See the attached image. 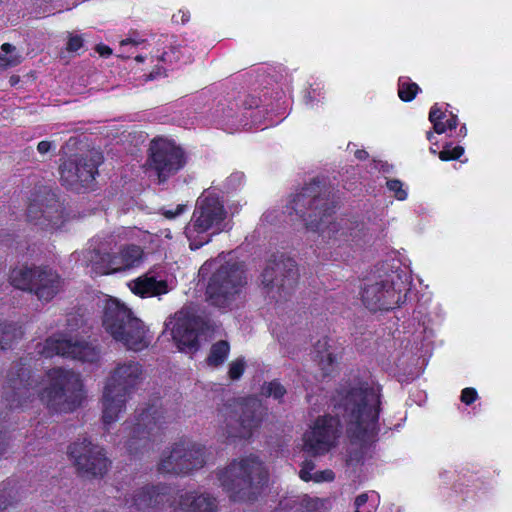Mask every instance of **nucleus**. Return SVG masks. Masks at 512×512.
<instances>
[{
	"label": "nucleus",
	"instance_id": "nucleus-64",
	"mask_svg": "<svg viewBox=\"0 0 512 512\" xmlns=\"http://www.w3.org/2000/svg\"><path fill=\"white\" fill-rule=\"evenodd\" d=\"M247 126V123L241 124V127L245 128Z\"/></svg>",
	"mask_w": 512,
	"mask_h": 512
},
{
	"label": "nucleus",
	"instance_id": "nucleus-61",
	"mask_svg": "<svg viewBox=\"0 0 512 512\" xmlns=\"http://www.w3.org/2000/svg\"><path fill=\"white\" fill-rule=\"evenodd\" d=\"M155 77L156 76L153 73L150 74V79H154Z\"/></svg>",
	"mask_w": 512,
	"mask_h": 512
},
{
	"label": "nucleus",
	"instance_id": "nucleus-26",
	"mask_svg": "<svg viewBox=\"0 0 512 512\" xmlns=\"http://www.w3.org/2000/svg\"><path fill=\"white\" fill-rule=\"evenodd\" d=\"M132 310L116 299H108L104 305L102 324L105 331L112 337H120V327L128 320Z\"/></svg>",
	"mask_w": 512,
	"mask_h": 512
},
{
	"label": "nucleus",
	"instance_id": "nucleus-55",
	"mask_svg": "<svg viewBox=\"0 0 512 512\" xmlns=\"http://www.w3.org/2000/svg\"><path fill=\"white\" fill-rule=\"evenodd\" d=\"M318 500L308 499L305 504L307 509H315L317 507Z\"/></svg>",
	"mask_w": 512,
	"mask_h": 512
},
{
	"label": "nucleus",
	"instance_id": "nucleus-6",
	"mask_svg": "<svg viewBox=\"0 0 512 512\" xmlns=\"http://www.w3.org/2000/svg\"><path fill=\"white\" fill-rule=\"evenodd\" d=\"M229 228L227 211L220 198L203 193L196 201L191 220L185 227V235L190 249L197 250L209 243L212 236Z\"/></svg>",
	"mask_w": 512,
	"mask_h": 512
},
{
	"label": "nucleus",
	"instance_id": "nucleus-5",
	"mask_svg": "<svg viewBox=\"0 0 512 512\" xmlns=\"http://www.w3.org/2000/svg\"><path fill=\"white\" fill-rule=\"evenodd\" d=\"M220 486L233 501H251L267 481V472L255 456L232 461L217 472Z\"/></svg>",
	"mask_w": 512,
	"mask_h": 512
},
{
	"label": "nucleus",
	"instance_id": "nucleus-1",
	"mask_svg": "<svg viewBox=\"0 0 512 512\" xmlns=\"http://www.w3.org/2000/svg\"><path fill=\"white\" fill-rule=\"evenodd\" d=\"M332 404L334 416L319 417L305 434L307 452L320 455L329 451L343 426L353 442L366 443L377 435L381 404L378 386L361 382L340 389L333 396Z\"/></svg>",
	"mask_w": 512,
	"mask_h": 512
},
{
	"label": "nucleus",
	"instance_id": "nucleus-51",
	"mask_svg": "<svg viewBox=\"0 0 512 512\" xmlns=\"http://www.w3.org/2000/svg\"><path fill=\"white\" fill-rule=\"evenodd\" d=\"M458 124V118L456 115L451 114L450 118L446 120V127L447 129H455Z\"/></svg>",
	"mask_w": 512,
	"mask_h": 512
},
{
	"label": "nucleus",
	"instance_id": "nucleus-22",
	"mask_svg": "<svg viewBox=\"0 0 512 512\" xmlns=\"http://www.w3.org/2000/svg\"><path fill=\"white\" fill-rule=\"evenodd\" d=\"M109 244L93 239L89 247L83 252V262L90 267L95 275L115 273L114 255L110 253Z\"/></svg>",
	"mask_w": 512,
	"mask_h": 512
},
{
	"label": "nucleus",
	"instance_id": "nucleus-27",
	"mask_svg": "<svg viewBox=\"0 0 512 512\" xmlns=\"http://www.w3.org/2000/svg\"><path fill=\"white\" fill-rule=\"evenodd\" d=\"M128 394L105 386L103 393V422L108 425L115 422L125 410Z\"/></svg>",
	"mask_w": 512,
	"mask_h": 512
},
{
	"label": "nucleus",
	"instance_id": "nucleus-32",
	"mask_svg": "<svg viewBox=\"0 0 512 512\" xmlns=\"http://www.w3.org/2000/svg\"><path fill=\"white\" fill-rule=\"evenodd\" d=\"M315 353L316 358L322 365L323 370H326L328 366H332L333 363L336 361V357L330 350V345L328 344V340L326 338H323L322 340H319L316 343Z\"/></svg>",
	"mask_w": 512,
	"mask_h": 512
},
{
	"label": "nucleus",
	"instance_id": "nucleus-16",
	"mask_svg": "<svg viewBox=\"0 0 512 512\" xmlns=\"http://www.w3.org/2000/svg\"><path fill=\"white\" fill-rule=\"evenodd\" d=\"M395 273L369 277L362 288L363 304L371 311L389 310L402 300L401 289L394 281Z\"/></svg>",
	"mask_w": 512,
	"mask_h": 512
},
{
	"label": "nucleus",
	"instance_id": "nucleus-25",
	"mask_svg": "<svg viewBox=\"0 0 512 512\" xmlns=\"http://www.w3.org/2000/svg\"><path fill=\"white\" fill-rule=\"evenodd\" d=\"M175 496L173 512H215L217 510V500L209 493L177 490Z\"/></svg>",
	"mask_w": 512,
	"mask_h": 512
},
{
	"label": "nucleus",
	"instance_id": "nucleus-63",
	"mask_svg": "<svg viewBox=\"0 0 512 512\" xmlns=\"http://www.w3.org/2000/svg\"><path fill=\"white\" fill-rule=\"evenodd\" d=\"M173 19H174L176 22H178V20H177V15H173Z\"/></svg>",
	"mask_w": 512,
	"mask_h": 512
},
{
	"label": "nucleus",
	"instance_id": "nucleus-42",
	"mask_svg": "<svg viewBox=\"0 0 512 512\" xmlns=\"http://www.w3.org/2000/svg\"><path fill=\"white\" fill-rule=\"evenodd\" d=\"M334 479V473L332 470H324L315 472L313 474L312 480L315 482H324V481H332Z\"/></svg>",
	"mask_w": 512,
	"mask_h": 512
},
{
	"label": "nucleus",
	"instance_id": "nucleus-10",
	"mask_svg": "<svg viewBox=\"0 0 512 512\" xmlns=\"http://www.w3.org/2000/svg\"><path fill=\"white\" fill-rule=\"evenodd\" d=\"M166 326H171L173 340L179 350L186 353L197 351L200 339L210 337L215 329L214 322L184 310L177 312Z\"/></svg>",
	"mask_w": 512,
	"mask_h": 512
},
{
	"label": "nucleus",
	"instance_id": "nucleus-11",
	"mask_svg": "<svg viewBox=\"0 0 512 512\" xmlns=\"http://www.w3.org/2000/svg\"><path fill=\"white\" fill-rule=\"evenodd\" d=\"M10 282L15 288L32 292L45 302L53 299L63 284L60 276L51 268L27 266L14 268L10 273Z\"/></svg>",
	"mask_w": 512,
	"mask_h": 512
},
{
	"label": "nucleus",
	"instance_id": "nucleus-34",
	"mask_svg": "<svg viewBox=\"0 0 512 512\" xmlns=\"http://www.w3.org/2000/svg\"><path fill=\"white\" fill-rule=\"evenodd\" d=\"M398 86V95L405 102L413 100L420 91L419 86L414 82H410L408 77H400Z\"/></svg>",
	"mask_w": 512,
	"mask_h": 512
},
{
	"label": "nucleus",
	"instance_id": "nucleus-47",
	"mask_svg": "<svg viewBox=\"0 0 512 512\" xmlns=\"http://www.w3.org/2000/svg\"><path fill=\"white\" fill-rule=\"evenodd\" d=\"M444 116L445 114L437 107V105H434L429 113V121L435 122L438 120H442Z\"/></svg>",
	"mask_w": 512,
	"mask_h": 512
},
{
	"label": "nucleus",
	"instance_id": "nucleus-36",
	"mask_svg": "<svg viewBox=\"0 0 512 512\" xmlns=\"http://www.w3.org/2000/svg\"><path fill=\"white\" fill-rule=\"evenodd\" d=\"M464 153L462 146L452 147L451 144H447L443 147V150L439 152V158L442 161L456 160L459 159Z\"/></svg>",
	"mask_w": 512,
	"mask_h": 512
},
{
	"label": "nucleus",
	"instance_id": "nucleus-20",
	"mask_svg": "<svg viewBox=\"0 0 512 512\" xmlns=\"http://www.w3.org/2000/svg\"><path fill=\"white\" fill-rule=\"evenodd\" d=\"M43 200L34 199L28 206V220L43 229H54L62 223V208L54 193H47Z\"/></svg>",
	"mask_w": 512,
	"mask_h": 512
},
{
	"label": "nucleus",
	"instance_id": "nucleus-18",
	"mask_svg": "<svg viewBox=\"0 0 512 512\" xmlns=\"http://www.w3.org/2000/svg\"><path fill=\"white\" fill-rule=\"evenodd\" d=\"M37 349L45 357L59 355L88 364L96 363L100 359V350L97 347L63 335L48 338L44 344H37Z\"/></svg>",
	"mask_w": 512,
	"mask_h": 512
},
{
	"label": "nucleus",
	"instance_id": "nucleus-12",
	"mask_svg": "<svg viewBox=\"0 0 512 512\" xmlns=\"http://www.w3.org/2000/svg\"><path fill=\"white\" fill-rule=\"evenodd\" d=\"M229 436L249 438L262 420V407L255 398L228 402L219 410Z\"/></svg>",
	"mask_w": 512,
	"mask_h": 512
},
{
	"label": "nucleus",
	"instance_id": "nucleus-13",
	"mask_svg": "<svg viewBox=\"0 0 512 512\" xmlns=\"http://www.w3.org/2000/svg\"><path fill=\"white\" fill-rule=\"evenodd\" d=\"M130 512H166L176 503L175 490L165 484H146L123 497Z\"/></svg>",
	"mask_w": 512,
	"mask_h": 512
},
{
	"label": "nucleus",
	"instance_id": "nucleus-31",
	"mask_svg": "<svg viewBox=\"0 0 512 512\" xmlns=\"http://www.w3.org/2000/svg\"><path fill=\"white\" fill-rule=\"evenodd\" d=\"M229 352V343L226 340H220L211 346L206 362L211 367H219L226 361Z\"/></svg>",
	"mask_w": 512,
	"mask_h": 512
},
{
	"label": "nucleus",
	"instance_id": "nucleus-45",
	"mask_svg": "<svg viewBox=\"0 0 512 512\" xmlns=\"http://www.w3.org/2000/svg\"><path fill=\"white\" fill-rule=\"evenodd\" d=\"M82 47V39L79 36H71L67 43V49L76 52Z\"/></svg>",
	"mask_w": 512,
	"mask_h": 512
},
{
	"label": "nucleus",
	"instance_id": "nucleus-4",
	"mask_svg": "<svg viewBox=\"0 0 512 512\" xmlns=\"http://www.w3.org/2000/svg\"><path fill=\"white\" fill-rule=\"evenodd\" d=\"M178 414L177 408L164 405L159 399L148 404L134 422L124 423V447L128 453L137 456L149 451L163 425L174 421Z\"/></svg>",
	"mask_w": 512,
	"mask_h": 512
},
{
	"label": "nucleus",
	"instance_id": "nucleus-50",
	"mask_svg": "<svg viewBox=\"0 0 512 512\" xmlns=\"http://www.w3.org/2000/svg\"><path fill=\"white\" fill-rule=\"evenodd\" d=\"M96 51L100 54V56L102 57H108L112 54V50L111 48H109L108 46L106 45H97L96 46Z\"/></svg>",
	"mask_w": 512,
	"mask_h": 512
},
{
	"label": "nucleus",
	"instance_id": "nucleus-7",
	"mask_svg": "<svg viewBox=\"0 0 512 512\" xmlns=\"http://www.w3.org/2000/svg\"><path fill=\"white\" fill-rule=\"evenodd\" d=\"M49 385L41 392V400L56 413L74 411L82 400V383L79 374L63 368L48 372Z\"/></svg>",
	"mask_w": 512,
	"mask_h": 512
},
{
	"label": "nucleus",
	"instance_id": "nucleus-30",
	"mask_svg": "<svg viewBox=\"0 0 512 512\" xmlns=\"http://www.w3.org/2000/svg\"><path fill=\"white\" fill-rule=\"evenodd\" d=\"M23 335L22 327L13 322L0 323V348L5 350Z\"/></svg>",
	"mask_w": 512,
	"mask_h": 512
},
{
	"label": "nucleus",
	"instance_id": "nucleus-21",
	"mask_svg": "<svg viewBox=\"0 0 512 512\" xmlns=\"http://www.w3.org/2000/svg\"><path fill=\"white\" fill-rule=\"evenodd\" d=\"M143 380V369L134 360L119 361L111 371L106 385L109 388L131 394Z\"/></svg>",
	"mask_w": 512,
	"mask_h": 512
},
{
	"label": "nucleus",
	"instance_id": "nucleus-46",
	"mask_svg": "<svg viewBox=\"0 0 512 512\" xmlns=\"http://www.w3.org/2000/svg\"><path fill=\"white\" fill-rule=\"evenodd\" d=\"M7 445L6 429L0 424V457L6 452Z\"/></svg>",
	"mask_w": 512,
	"mask_h": 512
},
{
	"label": "nucleus",
	"instance_id": "nucleus-53",
	"mask_svg": "<svg viewBox=\"0 0 512 512\" xmlns=\"http://www.w3.org/2000/svg\"><path fill=\"white\" fill-rule=\"evenodd\" d=\"M355 156L359 160H365L368 158V152L363 149H360L355 152Z\"/></svg>",
	"mask_w": 512,
	"mask_h": 512
},
{
	"label": "nucleus",
	"instance_id": "nucleus-43",
	"mask_svg": "<svg viewBox=\"0 0 512 512\" xmlns=\"http://www.w3.org/2000/svg\"><path fill=\"white\" fill-rule=\"evenodd\" d=\"M186 210V205L178 204L175 209H163L162 214L167 219H174Z\"/></svg>",
	"mask_w": 512,
	"mask_h": 512
},
{
	"label": "nucleus",
	"instance_id": "nucleus-48",
	"mask_svg": "<svg viewBox=\"0 0 512 512\" xmlns=\"http://www.w3.org/2000/svg\"><path fill=\"white\" fill-rule=\"evenodd\" d=\"M368 501V494L367 493H362L360 495H358L355 499V502H354V505L356 507V510H360V508L366 504Z\"/></svg>",
	"mask_w": 512,
	"mask_h": 512
},
{
	"label": "nucleus",
	"instance_id": "nucleus-3",
	"mask_svg": "<svg viewBox=\"0 0 512 512\" xmlns=\"http://www.w3.org/2000/svg\"><path fill=\"white\" fill-rule=\"evenodd\" d=\"M212 271L206 288L207 301L220 309H232L241 297L246 284L243 264L237 261H223L221 257L208 261L200 273Z\"/></svg>",
	"mask_w": 512,
	"mask_h": 512
},
{
	"label": "nucleus",
	"instance_id": "nucleus-57",
	"mask_svg": "<svg viewBox=\"0 0 512 512\" xmlns=\"http://www.w3.org/2000/svg\"><path fill=\"white\" fill-rule=\"evenodd\" d=\"M188 19H189V17L185 13H182L181 22L184 24L188 21Z\"/></svg>",
	"mask_w": 512,
	"mask_h": 512
},
{
	"label": "nucleus",
	"instance_id": "nucleus-41",
	"mask_svg": "<svg viewBox=\"0 0 512 512\" xmlns=\"http://www.w3.org/2000/svg\"><path fill=\"white\" fill-rule=\"evenodd\" d=\"M477 398V391L474 388H465L461 393V401L467 405L472 404Z\"/></svg>",
	"mask_w": 512,
	"mask_h": 512
},
{
	"label": "nucleus",
	"instance_id": "nucleus-44",
	"mask_svg": "<svg viewBox=\"0 0 512 512\" xmlns=\"http://www.w3.org/2000/svg\"><path fill=\"white\" fill-rule=\"evenodd\" d=\"M56 149V145L54 142H51V141H41L38 143L37 145V151L41 154V155H45L47 154L48 152L50 151H55Z\"/></svg>",
	"mask_w": 512,
	"mask_h": 512
},
{
	"label": "nucleus",
	"instance_id": "nucleus-59",
	"mask_svg": "<svg viewBox=\"0 0 512 512\" xmlns=\"http://www.w3.org/2000/svg\"><path fill=\"white\" fill-rule=\"evenodd\" d=\"M433 138H434L433 133H432L431 131L427 132V139H428L429 141H432V140H433Z\"/></svg>",
	"mask_w": 512,
	"mask_h": 512
},
{
	"label": "nucleus",
	"instance_id": "nucleus-56",
	"mask_svg": "<svg viewBox=\"0 0 512 512\" xmlns=\"http://www.w3.org/2000/svg\"><path fill=\"white\" fill-rule=\"evenodd\" d=\"M467 133V129H466V126H462L459 130V134L462 135V136H465Z\"/></svg>",
	"mask_w": 512,
	"mask_h": 512
},
{
	"label": "nucleus",
	"instance_id": "nucleus-49",
	"mask_svg": "<svg viewBox=\"0 0 512 512\" xmlns=\"http://www.w3.org/2000/svg\"><path fill=\"white\" fill-rule=\"evenodd\" d=\"M433 124V129L437 134H442L446 131V123H444L442 120H438L435 122H431Z\"/></svg>",
	"mask_w": 512,
	"mask_h": 512
},
{
	"label": "nucleus",
	"instance_id": "nucleus-52",
	"mask_svg": "<svg viewBox=\"0 0 512 512\" xmlns=\"http://www.w3.org/2000/svg\"><path fill=\"white\" fill-rule=\"evenodd\" d=\"M67 325L69 326V329L71 331L75 330L78 328V319L76 318V316L74 315H71L67 318Z\"/></svg>",
	"mask_w": 512,
	"mask_h": 512
},
{
	"label": "nucleus",
	"instance_id": "nucleus-33",
	"mask_svg": "<svg viewBox=\"0 0 512 512\" xmlns=\"http://www.w3.org/2000/svg\"><path fill=\"white\" fill-rule=\"evenodd\" d=\"M15 51L16 47L9 43H4L1 46L0 69L16 66L21 62V57L15 54Z\"/></svg>",
	"mask_w": 512,
	"mask_h": 512
},
{
	"label": "nucleus",
	"instance_id": "nucleus-19",
	"mask_svg": "<svg viewBox=\"0 0 512 512\" xmlns=\"http://www.w3.org/2000/svg\"><path fill=\"white\" fill-rule=\"evenodd\" d=\"M149 151L147 166L150 171L157 175L159 182L166 181L167 178L179 171L185 164L183 150L171 141L164 139L153 140Z\"/></svg>",
	"mask_w": 512,
	"mask_h": 512
},
{
	"label": "nucleus",
	"instance_id": "nucleus-38",
	"mask_svg": "<svg viewBox=\"0 0 512 512\" xmlns=\"http://www.w3.org/2000/svg\"><path fill=\"white\" fill-rule=\"evenodd\" d=\"M245 370V359L237 358L229 364L228 375L231 380H238L241 378Z\"/></svg>",
	"mask_w": 512,
	"mask_h": 512
},
{
	"label": "nucleus",
	"instance_id": "nucleus-54",
	"mask_svg": "<svg viewBox=\"0 0 512 512\" xmlns=\"http://www.w3.org/2000/svg\"><path fill=\"white\" fill-rule=\"evenodd\" d=\"M316 89H312V91H308L307 94L304 96V101L306 105H310L313 101L312 93H315Z\"/></svg>",
	"mask_w": 512,
	"mask_h": 512
},
{
	"label": "nucleus",
	"instance_id": "nucleus-23",
	"mask_svg": "<svg viewBox=\"0 0 512 512\" xmlns=\"http://www.w3.org/2000/svg\"><path fill=\"white\" fill-rule=\"evenodd\" d=\"M128 287L132 293L141 298L160 297L170 291L162 271L153 268L138 278L131 280Z\"/></svg>",
	"mask_w": 512,
	"mask_h": 512
},
{
	"label": "nucleus",
	"instance_id": "nucleus-9",
	"mask_svg": "<svg viewBox=\"0 0 512 512\" xmlns=\"http://www.w3.org/2000/svg\"><path fill=\"white\" fill-rule=\"evenodd\" d=\"M296 262L284 254L273 255L261 274V285L265 293L275 301L285 300L298 281Z\"/></svg>",
	"mask_w": 512,
	"mask_h": 512
},
{
	"label": "nucleus",
	"instance_id": "nucleus-14",
	"mask_svg": "<svg viewBox=\"0 0 512 512\" xmlns=\"http://www.w3.org/2000/svg\"><path fill=\"white\" fill-rule=\"evenodd\" d=\"M68 455L83 477H102L110 466L104 449L86 437L71 443L68 447Z\"/></svg>",
	"mask_w": 512,
	"mask_h": 512
},
{
	"label": "nucleus",
	"instance_id": "nucleus-28",
	"mask_svg": "<svg viewBox=\"0 0 512 512\" xmlns=\"http://www.w3.org/2000/svg\"><path fill=\"white\" fill-rule=\"evenodd\" d=\"M114 255L115 273L137 267L142 262V249L137 245L123 247L119 253Z\"/></svg>",
	"mask_w": 512,
	"mask_h": 512
},
{
	"label": "nucleus",
	"instance_id": "nucleus-40",
	"mask_svg": "<svg viewBox=\"0 0 512 512\" xmlns=\"http://www.w3.org/2000/svg\"><path fill=\"white\" fill-rule=\"evenodd\" d=\"M315 468V464L312 461H304L302 468L299 472V477L304 481L312 480L313 474L311 473Z\"/></svg>",
	"mask_w": 512,
	"mask_h": 512
},
{
	"label": "nucleus",
	"instance_id": "nucleus-35",
	"mask_svg": "<svg viewBox=\"0 0 512 512\" xmlns=\"http://www.w3.org/2000/svg\"><path fill=\"white\" fill-rule=\"evenodd\" d=\"M262 394L267 397H272L280 402L286 394V389L280 382L273 380L263 384Z\"/></svg>",
	"mask_w": 512,
	"mask_h": 512
},
{
	"label": "nucleus",
	"instance_id": "nucleus-2",
	"mask_svg": "<svg viewBox=\"0 0 512 512\" xmlns=\"http://www.w3.org/2000/svg\"><path fill=\"white\" fill-rule=\"evenodd\" d=\"M330 193L325 182L313 179L289 199L283 213L301 220L308 230L317 231L328 244L340 246L358 242L363 224L346 217L330 220L335 208Z\"/></svg>",
	"mask_w": 512,
	"mask_h": 512
},
{
	"label": "nucleus",
	"instance_id": "nucleus-17",
	"mask_svg": "<svg viewBox=\"0 0 512 512\" xmlns=\"http://www.w3.org/2000/svg\"><path fill=\"white\" fill-rule=\"evenodd\" d=\"M102 162V153L95 149L69 158L59 168L62 184L75 190L89 186L94 181L98 173L97 168Z\"/></svg>",
	"mask_w": 512,
	"mask_h": 512
},
{
	"label": "nucleus",
	"instance_id": "nucleus-29",
	"mask_svg": "<svg viewBox=\"0 0 512 512\" xmlns=\"http://www.w3.org/2000/svg\"><path fill=\"white\" fill-rule=\"evenodd\" d=\"M22 498L20 489L15 482H7L0 488V512L14 507Z\"/></svg>",
	"mask_w": 512,
	"mask_h": 512
},
{
	"label": "nucleus",
	"instance_id": "nucleus-8",
	"mask_svg": "<svg viewBox=\"0 0 512 512\" xmlns=\"http://www.w3.org/2000/svg\"><path fill=\"white\" fill-rule=\"evenodd\" d=\"M207 458L205 446L189 440H180L162 452L158 471L162 474L189 476L202 469L207 463Z\"/></svg>",
	"mask_w": 512,
	"mask_h": 512
},
{
	"label": "nucleus",
	"instance_id": "nucleus-62",
	"mask_svg": "<svg viewBox=\"0 0 512 512\" xmlns=\"http://www.w3.org/2000/svg\"><path fill=\"white\" fill-rule=\"evenodd\" d=\"M430 151H431V153H433V154H435V153H436V150H435V149H433V148H430Z\"/></svg>",
	"mask_w": 512,
	"mask_h": 512
},
{
	"label": "nucleus",
	"instance_id": "nucleus-24",
	"mask_svg": "<svg viewBox=\"0 0 512 512\" xmlns=\"http://www.w3.org/2000/svg\"><path fill=\"white\" fill-rule=\"evenodd\" d=\"M120 333L122 334L120 337L113 339L128 350L141 351L148 347L151 341L146 326L134 313L120 327Z\"/></svg>",
	"mask_w": 512,
	"mask_h": 512
},
{
	"label": "nucleus",
	"instance_id": "nucleus-15",
	"mask_svg": "<svg viewBox=\"0 0 512 512\" xmlns=\"http://www.w3.org/2000/svg\"><path fill=\"white\" fill-rule=\"evenodd\" d=\"M39 393L38 381L31 375L26 359L13 363L7 375L4 398L11 409L25 407Z\"/></svg>",
	"mask_w": 512,
	"mask_h": 512
},
{
	"label": "nucleus",
	"instance_id": "nucleus-39",
	"mask_svg": "<svg viewBox=\"0 0 512 512\" xmlns=\"http://www.w3.org/2000/svg\"><path fill=\"white\" fill-rule=\"evenodd\" d=\"M388 189L394 192V196L398 200H405L407 198V192L403 189V184L398 179L388 180L386 183Z\"/></svg>",
	"mask_w": 512,
	"mask_h": 512
},
{
	"label": "nucleus",
	"instance_id": "nucleus-58",
	"mask_svg": "<svg viewBox=\"0 0 512 512\" xmlns=\"http://www.w3.org/2000/svg\"><path fill=\"white\" fill-rule=\"evenodd\" d=\"M270 215L271 213L270 212H266L265 214H263V219L266 220V221H270Z\"/></svg>",
	"mask_w": 512,
	"mask_h": 512
},
{
	"label": "nucleus",
	"instance_id": "nucleus-60",
	"mask_svg": "<svg viewBox=\"0 0 512 512\" xmlns=\"http://www.w3.org/2000/svg\"><path fill=\"white\" fill-rule=\"evenodd\" d=\"M144 59H145V58H144L142 55H137V56L135 57V60H136V61H138V62H143V61H144Z\"/></svg>",
	"mask_w": 512,
	"mask_h": 512
},
{
	"label": "nucleus",
	"instance_id": "nucleus-37",
	"mask_svg": "<svg viewBox=\"0 0 512 512\" xmlns=\"http://www.w3.org/2000/svg\"><path fill=\"white\" fill-rule=\"evenodd\" d=\"M143 39H138L134 37H128L126 39L121 40L120 42V54L119 56L124 58H129L132 54L131 49L143 43Z\"/></svg>",
	"mask_w": 512,
	"mask_h": 512
}]
</instances>
